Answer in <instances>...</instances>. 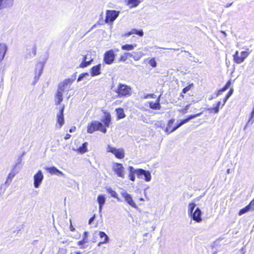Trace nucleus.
Segmentation results:
<instances>
[{"label": "nucleus", "mask_w": 254, "mask_h": 254, "mask_svg": "<svg viewBox=\"0 0 254 254\" xmlns=\"http://www.w3.org/2000/svg\"><path fill=\"white\" fill-rule=\"evenodd\" d=\"M201 113H198L196 114L190 115L188 117V118H187V119H185L183 120H182L179 124H178L176 127H174L171 130H170V128L171 127L172 125H173V124L174 123L175 120L174 119H171V120H169L168 122V123L167 127L166 128V132H168L169 133H171V132L174 131L175 130H176L177 128H178L179 127H180L183 125L188 123L190 120L192 119H194L196 117L200 116L201 115Z\"/></svg>", "instance_id": "nucleus-1"}, {"label": "nucleus", "mask_w": 254, "mask_h": 254, "mask_svg": "<svg viewBox=\"0 0 254 254\" xmlns=\"http://www.w3.org/2000/svg\"><path fill=\"white\" fill-rule=\"evenodd\" d=\"M251 52L252 51L249 48H246L245 51H242L240 53L236 51L233 56L234 63L237 64L243 63Z\"/></svg>", "instance_id": "nucleus-2"}, {"label": "nucleus", "mask_w": 254, "mask_h": 254, "mask_svg": "<svg viewBox=\"0 0 254 254\" xmlns=\"http://www.w3.org/2000/svg\"><path fill=\"white\" fill-rule=\"evenodd\" d=\"M96 130H100L103 133L107 132L106 127H103V124L96 121H94L91 123L89 124L87 127V132L89 133H92Z\"/></svg>", "instance_id": "nucleus-3"}, {"label": "nucleus", "mask_w": 254, "mask_h": 254, "mask_svg": "<svg viewBox=\"0 0 254 254\" xmlns=\"http://www.w3.org/2000/svg\"><path fill=\"white\" fill-rule=\"evenodd\" d=\"M131 87L126 84L120 83L115 92L118 94L120 98L129 96L131 94Z\"/></svg>", "instance_id": "nucleus-4"}, {"label": "nucleus", "mask_w": 254, "mask_h": 254, "mask_svg": "<svg viewBox=\"0 0 254 254\" xmlns=\"http://www.w3.org/2000/svg\"><path fill=\"white\" fill-rule=\"evenodd\" d=\"M36 47L34 44L28 45L26 47V53L24 55V59L28 60L34 58L36 55Z\"/></svg>", "instance_id": "nucleus-5"}, {"label": "nucleus", "mask_w": 254, "mask_h": 254, "mask_svg": "<svg viewBox=\"0 0 254 254\" xmlns=\"http://www.w3.org/2000/svg\"><path fill=\"white\" fill-rule=\"evenodd\" d=\"M107 151L114 154L115 156L120 159H122L125 157L124 151L123 149H117L110 145H108Z\"/></svg>", "instance_id": "nucleus-6"}, {"label": "nucleus", "mask_w": 254, "mask_h": 254, "mask_svg": "<svg viewBox=\"0 0 254 254\" xmlns=\"http://www.w3.org/2000/svg\"><path fill=\"white\" fill-rule=\"evenodd\" d=\"M119 11L114 10H107L106 11V16L105 18V22H113L119 16Z\"/></svg>", "instance_id": "nucleus-7"}, {"label": "nucleus", "mask_w": 254, "mask_h": 254, "mask_svg": "<svg viewBox=\"0 0 254 254\" xmlns=\"http://www.w3.org/2000/svg\"><path fill=\"white\" fill-rule=\"evenodd\" d=\"M113 169L119 177L125 178V169L122 164L115 163L113 166Z\"/></svg>", "instance_id": "nucleus-8"}, {"label": "nucleus", "mask_w": 254, "mask_h": 254, "mask_svg": "<svg viewBox=\"0 0 254 254\" xmlns=\"http://www.w3.org/2000/svg\"><path fill=\"white\" fill-rule=\"evenodd\" d=\"M115 54L113 50H110L105 52L104 56V61L107 64H112L115 60Z\"/></svg>", "instance_id": "nucleus-9"}, {"label": "nucleus", "mask_w": 254, "mask_h": 254, "mask_svg": "<svg viewBox=\"0 0 254 254\" xmlns=\"http://www.w3.org/2000/svg\"><path fill=\"white\" fill-rule=\"evenodd\" d=\"M44 178V176L41 170L38 171V172L34 176V186L35 188H38Z\"/></svg>", "instance_id": "nucleus-10"}, {"label": "nucleus", "mask_w": 254, "mask_h": 254, "mask_svg": "<svg viewBox=\"0 0 254 254\" xmlns=\"http://www.w3.org/2000/svg\"><path fill=\"white\" fill-rule=\"evenodd\" d=\"M121 195L124 198L125 200L131 207L134 208H137V206L134 202L131 195L126 191H122Z\"/></svg>", "instance_id": "nucleus-11"}, {"label": "nucleus", "mask_w": 254, "mask_h": 254, "mask_svg": "<svg viewBox=\"0 0 254 254\" xmlns=\"http://www.w3.org/2000/svg\"><path fill=\"white\" fill-rule=\"evenodd\" d=\"M139 170L140 168L135 169L132 166H129L128 168V171L129 172L128 178L129 180L132 182H134L135 180V175L137 176L138 178L139 176Z\"/></svg>", "instance_id": "nucleus-12"}, {"label": "nucleus", "mask_w": 254, "mask_h": 254, "mask_svg": "<svg viewBox=\"0 0 254 254\" xmlns=\"http://www.w3.org/2000/svg\"><path fill=\"white\" fill-rule=\"evenodd\" d=\"M139 174V179H144V180L147 182H149L151 181V175L149 171H146L140 168Z\"/></svg>", "instance_id": "nucleus-13"}, {"label": "nucleus", "mask_w": 254, "mask_h": 254, "mask_svg": "<svg viewBox=\"0 0 254 254\" xmlns=\"http://www.w3.org/2000/svg\"><path fill=\"white\" fill-rule=\"evenodd\" d=\"M190 217L197 222L201 221V211L198 207H196L194 212L189 214Z\"/></svg>", "instance_id": "nucleus-14"}, {"label": "nucleus", "mask_w": 254, "mask_h": 254, "mask_svg": "<svg viewBox=\"0 0 254 254\" xmlns=\"http://www.w3.org/2000/svg\"><path fill=\"white\" fill-rule=\"evenodd\" d=\"M231 82L230 81H228L226 84L223 87V92L228 90V92L226 93L225 98L224 102L229 98V97L232 95L233 92V89L231 87Z\"/></svg>", "instance_id": "nucleus-15"}, {"label": "nucleus", "mask_w": 254, "mask_h": 254, "mask_svg": "<svg viewBox=\"0 0 254 254\" xmlns=\"http://www.w3.org/2000/svg\"><path fill=\"white\" fill-rule=\"evenodd\" d=\"M13 2L14 0H0V10L12 7Z\"/></svg>", "instance_id": "nucleus-16"}, {"label": "nucleus", "mask_w": 254, "mask_h": 254, "mask_svg": "<svg viewBox=\"0 0 254 254\" xmlns=\"http://www.w3.org/2000/svg\"><path fill=\"white\" fill-rule=\"evenodd\" d=\"M93 59L91 58V55L87 54L83 57V61L80 64L79 67L81 68L85 67L90 65Z\"/></svg>", "instance_id": "nucleus-17"}, {"label": "nucleus", "mask_w": 254, "mask_h": 254, "mask_svg": "<svg viewBox=\"0 0 254 254\" xmlns=\"http://www.w3.org/2000/svg\"><path fill=\"white\" fill-rule=\"evenodd\" d=\"M64 107L63 106L60 109V111L57 115V123L59 124V127L61 128L64 124Z\"/></svg>", "instance_id": "nucleus-18"}, {"label": "nucleus", "mask_w": 254, "mask_h": 254, "mask_svg": "<svg viewBox=\"0 0 254 254\" xmlns=\"http://www.w3.org/2000/svg\"><path fill=\"white\" fill-rule=\"evenodd\" d=\"M8 50V47L5 43H0V63L3 61Z\"/></svg>", "instance_id": "nucleus-19"}, {"label": "nucleus", "mask_w": 254, "mask_h": 254, "mask_svg": "<svg viewBox=\"0 0 254 254\" xmlns=\"http://www.w3.org/2000/svg\"><path fill=\"white\" fill-rule=\"evenodd\" d=\"M149 107L154 110H160L161 106L160 104V96L156 100L155 102L153 101L149 102Z\"/></svg>", "instance_id": "nucleus-20"}, {"label": "nucleus", "mask_w": 254, "mask_h": 254, "mask_svg": "<svg viewBox=\"0 0 254 254\" xmlns=\"http://www.w3.org/2000/svg\"><path fill=\"white\" fill-rule=\"evenodd\" d=\"M101 64H98L94 66L91 69V74L92 76L98 75L100 74Z\"/></svg>", "instance_id": "nucleus-21"}, {"label": "nucleus", "mask_w": 254, "mask_h": 254, "mask_svg": "<svg viewBox=\"0 0 254 254\" xmlns=\"http://www.w3.org/2000/svg\"><path fill=\"white\" fill-rule=\"evenodd\" d=\"M97 201L99 204V211H101L103 205L106 201V197L103 195H99L97 197Z\"/></svg>", "instance_id": "nucleus-22"}, {"label": "nucleus", "mask_w": 254, "mask_h": 254, "mask_svg": "<svg viewBox=\"0 0 254 254\" xmlns=\"http://www.w3.org/2000/svg\"><path fill=\"white\" fill-rule=\"evenodd\" d=\"M70 81L69 79L65 80L63 83H60L59 85L58 88V92H60L62 93L64 91L66 88V86H67L68 82Z\"/></svg>", "instance_id": "nucleus-23"}, {"label": "nucleus", "mask_w": 254, "mask_h": 254, "mask_svg": "<svg viewBox=\"0 0 254 254\" xmlns=\"http://www.w3.org/2000/svg\"><path fill=\"white\" fill-rule=\"evenodd\" d=\"M15 169H14V168L12 169V170L11 171V172L9 173L7 176V179L6 181L5 182V184L9 185V182H11L12 179L14 178L15 175L18 173V171L15 170Z\"/></svg>", "instance_id": "nucleus-24"}, {"label": "nucleus", "mask_w": 254, "mask_h": 254, "mask_svg": "<svg viewBox=\"0 0 254 254\" xmlns=\"http://www.w3.org/2000/svg\"><path fill=\"white\" fill-rule=\"evenodd\" d=\"M111 119L110 115L109 114H107L104 116L101 121L104 123L106 127H108L111 122Z\"/></svg>", "instance_id": "nucleus-25"}, {"label": "nucleus", "mask_w": 254, "mask_h": 254, "mask_svg": "<svg viewBox=\"0 0 254 254\" xmlns=\"http://www.w3.org/2000/svg\"><path fill=\"white\" fill-rule=\"evenodd\" d=\"M63 93L57 91L55 97V104L56 105H60L63 101Z\"/></svg>", "instance_id": "nucleus-26"}, {"label": "nucleus", "mask_w": 254, "mask_h": 254, "mask_svg": "<svg viewBox=\"0 0 254 254\" xmlns=\"http://www.w3.org/2000/svg\"><path fill=\"white\" fill-rule=\"evenodd\" d=\"M136 47V44H134L133 45L126 44V45H123L122 46L121 48L123 50L131 51V50H132Z\"/></svg>", "instance_id": "nucleus-27"}, {"label": "nucleus", "mask_w": 254, "mask_h": 254, "mask_svg": "<svg viewBox=\"0 0 254 254\" xmlns=\"http://www.w3.org/2000/svg\"><path fill=\"white\" fill-rule=\"evenodd\" d=\"M99 236L100 238L102 239L103 238H104V240L103 241V243H108L109 241V237L107 236V235L104 232L100 231L99 232Z\"/></svg>", "instance_id": "nucleus-28"}, {"label": "nucleus", "mask_w": 254, "mask_h": 254, "mask_svg": "<svg viewBox=\"0 0 254 254\" xmlns=\"http://www.w3.org/2000/svg\"><path fill=\"white\" fill-rule=\"evenodd\" d=\"M143 54L142 52H133L132 58L135 61H139L140 58L143 56Z\"/></svg>", "instance_id": "nucleus-29"}, {"label": "nucleus", "mask_w": 254, "mask_h": 254, "mask_svg": "<svg viewBox=\"0 0 254 254\" xmlns=\"http://www.w3.org/2000/svg\"><path fill=\"white\" fill-rule=\"evenodd\" d=\"M107 192L111 194V196L113 197L116 198L118 199V201H120V199L118 197V194L117 193L112 190L111 188H107Z\"/></svg>", "instance_id": "nucleus-30"}, {"label": "nucleus", "mask_w": 254, "mask_h": 254, "mask_svg": "<svg viewBox=\"0 0 254 254\" xmlns=\"http://www.w3.org/2000/svg\"><path fill=\"white\" fill-rule=\"evenodd\" d=\"M116 112L119 119H123L125 117L124 110L122 108L116 109Z\"/></svg>", "instance_id": "nucleus-31"}, {"label": "nucleus", "mask_w": 254, "mask_h": 254, "mask_svg": "<svg viewBox=\"0 0 254 254\" xmlns=\"http://www.w3.org/2000/svg\"><path fill=\"white\" fill-rule=\"evenodd\" d=\"M141 1L139 0H128V4H131V7L137 6Z\"/></svg>", "instance_id": "nucleus-32"}, {"label": "nucleus", "mask_w": 254, "mask_h": 254, "mask_svg": "<svg viewBox=\"0 0 254 254\" xmlns=\"http://www.w3.org/2000/svg\"><path fill=\"white\" fill-rule=\"evenodd\" d=\"M251 210L249 205H247L245 207L243 208L242 209H240L238 212L239 215H242L243 214Z\"/></svg>", "instance_id": "nucleus-33"}, {"label": "nucleus", "mask_w": 254, "mask_h": 254, "mask_svg": "<svg viewBox=\"0 0 254 254\" xmlns=\"http://www.w3.org/2000/svg\"><path fill=\"white\" fill-rule=\"evenodd\" d=\"M131 33H132V34H136L140 37H142L144 35L143 31L142 30H138L136 29H132L131 30Z\"/></svg>", "instance_id": "nucleus-34"}, {"label": "nucleus", "mask_w": 254, "mask_h": 254, "mask_svg": "<svg viewBox=\"0 0 254 254\" xmlns=\"http://www.w3.org/2000/svg\"><path fill=\"white\" fill-rule=\"evenodd\" d=\"M87 143L85 142L82 144V146L79 147L78 151L82 153H85L87 151Z\"/></svg>", "instance_id": "nucleus-35"}, {"label": "nucleus", "mask_w": 254, "mask_h": 254, "mask_svg": "<svg viewBox=\"0 0 254 254\" xmlns=\"http://www.w3.org/2000/svg\"><path fill=\"white\" fill-rule=\"evenodd\" d=\"M196 205L194 203H190L189 204V210L188 212L189 214L190 213H192L193 212H194L195 209L196 208Z\"/></svg>", "instance_id": "nucleus-36"}, {"label": "nucleus", "mask_w": 254, "mask_h": 254, "mask_svg": "<svg viewBox=\"0 0 254 254\" xmlns=\"http://www.w3.org/2000/svg\"><path fill=\"white\" fill-rule=\"evenodd\" d=\"M47 170L48 171L49 173L51 174H57L58 169L55 167H52L50 168H47Z\"/></svg>", "instance_id": "nucleus-37"}, {"label": "nucleus", "mask_w": 254, "mask_h": 254, "mask_svg": "<svg viewBox=\"0 0 254 254\" xmlns=\"http://www.w3.org/2000/svg\"><path fill=\"white\" fill-rule=\"evenodd\" d=\"M221 104V102L219 101L217 103V106L215 107L214 108H212L209 109V110L211 113L214 112L215 113H217L219 111V106L220 104Z\"/></svg>", "instance_id": "nucleus-38"}, {"label": "nucleus", "mask_w": 254, "mask_h": 254, "mask_svg": "<svg viewBox=\"0 0 254 254\" xmlns=\"http://www.w3.org/2000/svg\"><path fill=\"white\" fill-rule=\"evenodd\" d=\"M86 76H89L88 73L86 72L80 74L77 78V81L79 82L81 81L84 77H85Z\"/></svg>", "instance_id": "nucleus-39"}, {"label": "nucleus", "mask_w": 254, "mask_h": 254, "mask_svg": "<svg viewBox=\"0 0 254 254\" xmlns=\"http://www.w3.org/2000/svg\"><path fill=\"white\" fill-rule=\"evenodd\" d=\"M193 86V83H191L189 85H188V86L186 87L185 88H184L183 89V91H182V92L184 93V94H185L186 93H187L189 90H190L192 87Z\"/></svg>", "instance_id": "nucleus-40"}, {"label": "nucleus", "mask_w": 254, "mask_h": 254, "mask_svg": "<svg viewBox=\"0 0 254 254\" xmlns=\"http://www.w3.org/2000/svg\"><path fill=\"white\" fill-rule=\"evenodd\" d=\"M149 64L153 67H155L157 66V63L154 58L150 59L149 61Z\"/></svg>", "instance_id": "nucleus-41"}, {"label": "nucleus", "mask_w": 254, "mask_h": 254, "mask_svg": "<svg viewBox=\"0 0 254 254\" xmlns=\"http://www.w3.org/2000/svg\"><path fill=\"white\" fill-rule=\"evenodd\" d=\"M127 58L125 53L121 56L119 60V62H125L127 60Z\"/></svg>", "instance_id": "nucleus-42"}, {"label": "nucleus", "mask_w": 254, "mask_h": 254, "mask_svg": "<svg viewBox=\"0 0 254 254\" xmlns=\"http://www.w3.org/2000/svg\"><path fill=\"white\" fill-rule=\"evenodd\" d=\"M251 210H254V198L248 204Z\"/></svg>", "instance_id": "nucleus-43"}, {"label": "nucleus", "mask_w": 254, "mask_h": 254, "mask_svg": "<svg viewBox=\"0 0 254 254\" xmlns=\"http://www.w3.org/2000/svg\"><path fill=\"white\" fill-rule=\"evenodd\" d=\"M88 242V239H83L81 241H79L78 242V245H82L85 243H87Z\"/></svg>", "instance_id": "nucleus-44"}, {"label": "nucleus", "mask_w": 254, "mask_h": 254, "mask_svg": "<svg viewBox=\"0 0 254 254\" xmlns=\"http://www.w3.org/2000/svg\"><path fill=\"white\" fill-rule=\"evenodd\" d=\"M21 160H21V157H19V158L17 159V162H16V163H15V165H14V167H13V168H14V169H16V168L18 164H19L21 162Z\"/></svg>", "instance_id": "nucleus-45"}, {"label": "nucleus", "mask_w": 254, "mask_h": 254, "mask_svg": "<svg viewBox=\"0 0 254 254\" xmlns=\"http://www.w3.org/2000/svg\"><path fill=\"white\" fill-rule=\"evenodd\" d=\"M125 54H126V55L127 57L128 56L130 57V58H132L133 57V52H132V53L126 52Z\"/></svg>", "instance_id": "nucleus-46"}, {"label": "nucleus", "mask_w": 254, "mask_h": 254, "mask_svg": "<svg viewBox=\"0 0 254 254\" xmlns=\"http://www.w3.org/2000/svg\"><path fill=\"white\" fill-rule=\"evenodd\" d=\"M56 175L58 176L61 175L63 177L65 176V175L62 171H60L59 170H58L57 174H56Z\"/></svg>", "instance_id": "nucleus-47"}, {"label": "nucleus", "mask_w": 254, "mask_h": 254, "mask_svg": "<svg viewBox=\"0 0 254 254\" xmlns=\"http://www.w3.org/2000/svg\"><path fill=\"white\" fill-rule=\"evenodd\" d=\"M154 94H147L144 97V98L147 99L148 98H154Z\"/></svg>", "instance_id": "nucleus-48"}, {"label": "nucleus", "mask_w": 254, "mask_h": 254, "mask_svg": "<svg viewBox=\"0 0 254 254\" xmlns=\"http://www.w3.org/2000/svg\"><path fill=\"white\" fill-rule=\"evenodd\" d=\"M38 66H39V67L41 68L40 70L39 74V76H40V74H41L42 71V64H38L37 65V68L38 67Z\"/></svg>", "instance_id": "nucleus-49"}, {"label": "nucleus", "mask_w": 254, "mask_h": 254, "mask_svg": "<svg viewBox=\"0 0 254 254\" xmlns=\"http://www.w3.org/2000/svg\"><path fill=\"white\" fill-rule=\"evenodd\" d=\"M94 219H95V215L91 217L89 219V221H88L89 224H90L94 221Z\"/></svg>", "instance_id": "nucleus-50"}, {"label": "nucleus", "mask_w": 254, "mask_h": 254, "mask_svg": "<svg viewBox=\"0 0 254 254\" xmlns=\"http://www.w3.org/2000/svg\"><path fill=\"white\" fill-rule=\"evenodd\" d=\"M88 235V233L87 232H84V233L83 234V239H87Z\"/></svg>", "instance_id": "nucleus-51"}, {"label": "nucleus", "mask_w": 254, "mask_h": 254, "mask_svg": "<svg viewBox=\"0 0 254 254\" xmlns=\"http://www.w3.org/2000/svg\"><path fill=\"white\" fill-rule=\"evenodd\" d=\"M76 129V127H71V128L69 129V132H72L73 131H74Z\"/></svg>", "instance_id": "nucleus-52"}, {"label": "nucleus", "mask_w": 254, "mask_h": 254, "mask_svg": "<svg viewBox=\"0 0 254 254\" xmlns=\"http://www.w3.org/2000/svg\"><path fill=\"white\" fill-rule=\"evenodd\" d=\"M132 33H131V31H129V32H128L127 33H126V34H125V36H126V37H128V36H129L130 35H132Z\"/></svg>", "instance_id": "nucleus-53"}, {"label": "nucleus", "mask_w": 254, "mask_h": 254, "mask_svg": "<svg viewBox=\"0 0 254 254\" xmlns=\"http://www.w3.org/2000/svg\"><path fill=\"white\" fill-rule=\"evenodd\" d=\"M71 136V135L69 134H66V135L64 136V139H69Z\"/></svg>", "instance_id": "nucleus-54"}, {"label": "nucleus", "mask_w": 254, "mask_h": 254, "mask_svg": "<svg viewBox=\"0 0 254 254\" xmlns=\"http://www.w3.org/2000/svg\"><path fill=\"white\" fill-rule=\"evenodd\" d=\"M160 49H167L166 48H160ZM168 50H173V51H178L179 49H174V48H170V49H168Z\"/></svg>", "instance_id": "nucleus-55"}, {"label": "nucleus", "mask_w": 254, "mask_h": 254, "mask_svg": "<svg viewBox=\"0 0 254 254\" xmlns=\"http://www.w3.org/2000/svg\"><path fill=\"white\" fill-rule=\"evenodd\" d=\"M222 89H220L218 92V94H217L216 96H218L219 95H220L222 94Z\"/></svg>", "instance_id": "nucleus-56"}, {"label": "nucleus", "mask_w": 254, "mask_h": 254, "mask_svg": "<svg viewBox=\"0 0 254 254\" xmlns=\"http://www.w3.org/2000/svg\"><path fill=\"white\" fill-rule=\"evenodd\" d=\"M190 105H188L185 107V108L184 109L185 111H187L189 109Z\"/></svg>", "instance_id": "nucleus-57"}, {"label": "nucleus", "mask_w": 254, "mask_h": 254, "mask_svg": "<svg viewBox=\"0 0 254 254\" xmlns=\"http://www.w3.org/2000/svg\"><path fill=\"white\" fill-rule=\"evenodd\" d=\"M61 243L63 244H68V240L63 241Z\"/></svg>", "instance_id": "nucleus-58"}, {"label": "nucleus", "mask_w": 254, "mask_h": 254, "mask_svg": "<svg viewBox=\"0 0 254 254\" xmlns=\"http://www.w3.org/2000/svg\"><path fill=\"white\" fill-rule=\"evenodd\" d=\"M107 243H103V241L99 242L98 244V246H100L103 244H106Z\"/></svg>", "instance_id": "nucleus-59"}, {"label": "nucleus", "mask_w": 254, "mask_h": 254, "mask_svg": "<svg viewBox=\"0 0 254 254\" xmlns=\"http://www.w3.org/2000/svg\"><path fill=\"white\" fill-rule=\"evenodd\" d=\"M70 229L71 231H73L75 230V229L72 226H70Z\"/></svg>", "instance_id": "nucleus-60"}, {"label": "nucleus", "mask_w": 254, "mask_h": 254, "mask_svg": "<svg viewBox=\"0 0 254 254\" xmlns=\"http://www.w3.org/2000/svg\"><path fill=\"white\" fill-rule=\"evenodd\" d=\"M114 51V53L115 52H118L119 51V49H115L114 50H113Z\"/></svg>", "instance_id": "nucleus-61"}, {"label": "nucleus", "mask_w": 254, "mask_h": 254, "mask_svg": "<svg viewBox=\"0 0 254 254\" xmlns=\"http://www.w3.org/2000/svg\"><path fill=\"white\" fill-rule=\"evenodd\" d=\"M185 52L188 53V55L190 56L191 55V54L189 52H188V51H185Z\"/></svg>", "instance_id": "nucleus-62"}, {"label": "nucleus", "mask_w": 254, "mask_h": 254, "mask_svg": "<svg viewBox=\"0 0 254 254\" xmlns=\"http://www.w3.org/2000/svg\"><path fill=\"white\" fill-rule=\"evenodd\" d=\"M75 254H81V253L80 252H74Z\"/></svg>", "instance_id": "nucleus-63"}, {"label": "nucleus", "mask_w": 254, "mask_h": 254, "mask_svg": "<svg viewBox=\"0 0 254 254\" xmlns=\"http://www.w3.org/2000/svg\"><path fill=\"white\" fill-rule=\"evenodd\" d=\"M140 201H144V199L142 198H140Z\"/></svg>", "instance_id": "nucleus-64"}]
</instances>
